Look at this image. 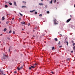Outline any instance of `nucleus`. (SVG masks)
Instances as JSON below:
<instances>
[{
    "label": "nucleus",
    "mask_w": 75,
    "mask_h": 75,
    "mask_svg": "<svg viewBox=\"0 0 75 75\" xmlns=\"http://www.w3.org/2000/svg\"><path fill=\"white\" fill-rule=\"evenodd\" d=\"M75 45V43H74L73 44V46H74V45Z\"/></svg>",
    "instance_id": "nucleus-32"
},
{
    "label": "nucleus",
    "mask_w": 75,
    "mask_h": 75,
    "mask_svg": "<svg viewBox=\"0 0 75 75\" xmlns=\"http://www.w3.org/2000/svg\"><path fill=\"white\" fill-rule=\"evenodd\" d=\"M55 41H58V39L57 38H55L54 39Z\"/></svg>",
    "instance_id": "nucleus-13"
},
{
    "label": "nucleus",
    "mask_w": 75,
    "mask_h": 75,
    "mask_svg": "<svg viewBox=\"0 0 75 75\" xmlns=\"http://www.w3.org/2000/svg\"><path fill=\"white\" fill-rule=\"evenodd\" d=\"M66 43H67V45H68V42H66Z\"/></svg>",
    "instance_id": "nucleus-24"
},
{
    "label": "nucleus",
    "mask_w": 75,
    "mask_h": 75,
    "mask_svg": "<svg viewBox=\"0 0 75 75\" xmlns=\"http://www.w3.org/2000/svg\"><path fill=\"white\" fill-rule=\"evenodd\" d=\"M19 20H21V18H19Z\"/></svg>",
    "instance_id": "nucleus-47"
},
{
    "label": "nucleus",
    "mask_w": 75,
    "mask_h": 75,
    "mask_svg": "<svg viewBox=\"0 0 75 75\" xmlns=\"http://www.w3.org/2000/svg\"><path fill=\"white\" fill-rule=\"evenodd\" d=\"M47 5L45 6V7L46 8H47Z\"/></svg>",
    "instance_id": "nucleus-43"
},
{
    "label": "nucleus",
    "mask_w": 75,
    "mask_h": 75,
    "mask_svg": "<svg viewBox=\"0 0 75 75\" xmlns=\"http://www.w3.org/2000/svg\"><path fill=\"white\" fill-rule=\"evenodd\" d=\"M70 17L71 18L72 17V16L71 15H70Z\"/></svg>",
    "instance_id": "nucleus-45"
},
{
    "label": "nucleus",
    "mask_w": 75,
    "mask_h": 75,
    "mask_svg": "<svg viewBox=\"0 0 75 75\" xmlns=\"http://www.w3.org/2000/svg\"><path fill=\"white\" fill-rule=\"evenodd\" d=\"M0 72H1L0 74H3V71L1 70V69L0 70Z\"/></svg>",
    "instance_id": "nucleus-5"
},
{
    "label": "nucleus",
    "mask_w": 75,
    "mask_h": 75,
    "mask_svg": "<svg viewBox=\"0 0 75 75\" xmlns=\"http://www.w3.org/2000/svg\"><path fill=\"white\" fill-rule=\"evenodd\" d=\"M31 68H35V67H34V66H32L31 67Z\"/></svg>",
    "instance_id": "nucleus-16"
},
{
    "label": "nucleus",
    "mask_w": 75,
    "mask_h": 75,
    "mask_svg": "<svg viewBox=\"0 0 75 75\" xmlns=\"http://www.w3.org/2000/svg\"><path fill=\"white\" fill-rule=\"evenodd\" d=\"M71 42H72V43H74V41L72 40V41H71Z\"/></svg>",
    "instance_id": "nucleus-37"
},
{
    "label": "nucleus",
    "mask_w": 75,
    "mask_h": 75,
    "mask_svg": "<svg viewBox=\"0 0 75 75\" xmlns=\"http://www.w3.org/2000/svg\"><path fill=\"white\" fill-rule=\"evenodd\" d=\"M35 14H37V12H35Z\"/></svg>",
    "instance_id": "nucleus-27"
},
{
    "label": "nucleus",
    "mask_w": 75,
    "mask_h": 75,
    "mask_svg": "<svg viewBox=\"0 0 75 75\" xmlns=\"http://www.w3.org/2000/svg\"><path fill=\"white\" fill-rule=\"evenodd\" d=\"M21 7H22V8H24L25 7H26V6H22Z\"/></svg>",
    "instance_id": "nucleus-12"
},
{
    "label": "nucleus",
    "mask_w": 75,
    "mask_h": 75,
    "mask_svg": "<svg viewBox=\"0 0 75 75\" xmlns=\"http://www.w3.org/2000/svg\"><path fill=\"white\" fill-rule=\"evenodd\" d=\"M50 4H52V1L51 0V1H50Z\"/></svg>",
    "instance_id": "nucleus-17"
},
{
    "label": "nucleus",
    "mask_w": 75,
    "mask_h": 75,
    "mask_svg": "<svg viewBox=\"0 0 75 75\" xmlns=\"http://www.w3.org/2000/svg\"><path fill=\"white\" fill-rule=\"evenodd\" d=\"M35 64H36V65H38L37 63H35Z\"/></svg>",
    "instance_id": "nucleus-40"
},
{
    "label": "nucleus",
    "mask_w": 75,
    "mask_h": 75,
    "mask_svg": "<svg viewBox=\"0 0 75 75\" xmlns=\"http://www.w3.org/2000/svg\"><path fill=\"white\" fill-rule=\"evenodd\" d=\"M34 11H35V10H33L32 11H30V13H33V12H34Z\"/></svg>",
    "instance_id": "nucleus-10"
},
{
    "label": "nucleus",
    "mask_w": 75,
    "mask_h": 75,
    "mask_svg": "<svg viewBox=\"0 0 75 75\" xmlns=\"http://www.w3.org/2000/svg\"><path fill=\"white\" fill-rule=\"evenodd\" d=\"M23 66H21V67L20 68H18V70H20V69H21L23 68Z\"/></svg>",
    "instance_id": "nucleus-3"
},
{
    "label": "nucleus",
    "mask_w": 75,
    "mask_h": 75,
    "mask_svg": "<svg viewBox=\"0 0 75 75\" xmlns=\"http://www.w3.org/2000/svg\"><path fill=\"white\" fill-rule=\"evenodd\" d=\"M14 18H12V20H14Z\"/></svg>",
    "instance_id": "nucleus-41"
},
{
    "label": "nucleus",
    "mask_w": 75,
    "mask_h": 75,
    "mask_svg": "<svg viewBox=\"0 0 75 75\" xmlns=\"http://www.w3.org/2000/svg\"><path fill=\"white\" fill-rule=\"evenodd\" d=\"M74 7H75V4H74Z\"/></svg>",
    "instance_id": "nucleus-46"
},
{
    "label": "nucleus",
    "mask_w": 75,
    "mask_h": 75,
    "mask_svg": "<svg viewBox=\"0 0 75 75\" xmlns=\"http://www.w3.org/2000/svg\"><path fill=\"white\" fill-rule=\"evenodd\" d=\"M14 4L16 6H17V4H16V2H14Z\"/></svg>",
    "instance_id": "nucleus-7"
},
{
    "label": "nucleus",
    "mask_w": 75,
    "mask_h": 75,
    "mask_svg": "<svg viewBox=\"0 0 75 75\" xmlns=\"http://www.w3.org/2000/svg\"><path fill=\"white\" fill-rule=\"evenodd\" d=\"M13 34H15V32L14 31H13Z\"/></svg>",
    "instance_id": "nucleus-29"
},
{
    "label": "nucleus",
    "mask_w": 75,
    "mask_h": 75,
    "mask_svg": "<svg viewBox=\"0 0 75 75\" xmlns=\"http://www.w3.org/2000/svg\"><path fill=\"white\" fill-rule=\"evenodd\" d=\"M52 50H55V47H52Z\"/></svg>",
    "instance_id": "nucleus-11"
},
{
    "label": "nucleus",
    "mask_w": 75,
    "mask_h": 75,
    "mask_svg": "<svg viewBox=\"0 0 75 75\" xmlns=\"http://www.w3.org/2000/svg\"><path fill=\"white\" fill-rule=\"evenodd\" d=\"M71 53H73V51H71Z\"/></svg>",
    "instance_id": "nucleus-42"
},
{
    "label": "nucleus",
    "mask_w": 75,
    "mask_h": 75,
    "mask_svg": "<svg viewBox=\"0 0 75 75\" xmlns=\"http://www.w3.org/2000/svg\"><path fill=\"white\" fill-rule=\"evenodd\" d=\"M47 0L48 1V0Z\"/></svg>",
    "instance_id": "nucleus-55"
},
{
    "label": "nucleus",
    "mask_w": 75,
    "mask_h": 75,
    "mask_svg": "<svg viewBox=\"0 0 75 75\" xmlns=\"http://www.w3.org/2000/svg\"><path fill=\"white\" fill-rule=\"evenodd\" d=\"M34 65H36V64H35Z\"/></svg>",
    "instance_id": "nucleus-50"
},
{
    "label": "nucleus",
    "mask_w": 75,
    "mask_h": 75,
    "mask_svg": "<svg viewBox=\"0 0 75 75\" xmlns=\"http://www.w3.org/2000/svg\"><path fill=\"white\" fill-rule=\"evenodd\" d=\"M8 52H10V49H9V50L8 51Z\"/></svg>",
    "instance_id": "nucleus-35"
},
{
    "label": "nucleus",
    "mask_w": 75,
    "mask_h": 75,
    "mask_svg": "<svg viewBox=\"0 0 75 75\" xmlns=\"http://www.w3.org/2000/svg\"><path fill=\"white\" fill-rule=\"evenodd\" d=\"M19 14H20V16H23V15L21 14V13H19Z\"/></svg>",
    "instance_id": "nucleus-21"
},
{
    "label": "nucleus",
    "mask_w": 75,
    "mask_h": 75,
    "mask_svg": "<svg viewBox=\"0 0 75 75\" xmlns=\"http://www.w3.org/2000/svg\"><path fill=\"white\" fill-rule=\"evenodd\" d=\"M5 19V18H4V17L3 16L2 17V20H4Z\"/></svg>",
    "instance_id": "nucleus-9"
},
{
    "label": "nucleus",
    "mask_w": 75,
    "mask_h": 75,
    "mask_svg": "<svg viewBox=\"0 0 75 75\" xmlns=\"http://www.w3.org/2000/svg\"><path fill=\"white\" fill-rule=\"evenodd\" d=\"M33 37H34V35H33Z\"/></svg>",
    "instance_id": "nucleus-54"
},
{
    "label": "nucleus",
    "mask_w": 75,
    "mask_h": 75,
    "mask_svg": "<svg viewBox=\"0 0 75 75\" xmlns=\"http://www.w3.org/2000/svg\"><path fill=\"white\" fill-rule=\"evenodd\" d=\"M14 73H15V74H16V73H17V71H14Z\"/></svg>",
    "instance_id": "nucleus-36"
},
{
    "label": "nucleus",
    "mask_w": 75,
    "mask_h": 75,
    "mask_svg": "<svg viewBox=\"0 0 75 75\" xmlns=\"http://www.w3.org/2000/svg\"><path fill=\"white\" fill-rule=\"evenodd\" d=\"M73 49L74 50H75V46L74 47H73Z\"/></svg>",
    "instance_id": "nucleus-26"
},
{
    "label": "nucleus",
    "mask_w": 75,
    "mask_h": 75,
    "mask_svg": "<svg viewBox=\"0 0 75 75\" xmlns=\"http://www.w3.org/2000/svg\"><path fill=\"white\" fill-rule=\"evenodd\" d=\"M56 0H54V3H56Z\"/></svg>",
    "instance_id": "nucleus-39"
},
{
    "label": "nucleus",
    "mask_w": 75,
    "mask_h": 75,
    "mask_svg": "<svg viewBox=\"0 0 75 75\" xmlns=\"http://www.w3.org/2000/svg\"><path fill=\"white\" fill-rule=\"evenodd\" d=\"M6 24H8V23H9V22L8 21H7L6 22Z\"/></svg>",
    "instance_id": "nucleus-30"
},
{
    "label": "nucleus",
    "mask_w": 75,
    "mask_h": 75,
    "mask_svg": "<svg viewBox=\"0 0 75 75\" xmlns=\"http://www.w3.org/2000/svg\"><path fill=\"white\" fill-rule=\"evenodd\" d=\"M7 31V29L6 28H5L4 29V31Z\"/></svg>",
    "instance_id": "nucleus-14"
},
{
    "label": "nucleus",
    "mask_w": 75,
    "mask_h": 75,
    "mask_svg": "<svg viewBox=\"0 0 75 75\" xmlns=\"http://www.w3.org/2000/svg\"><path fill=\"white\" fill-rule=\"evenodd\" d=\"M53 21H54V24L57 25L58 24V22L57 21V19H56L55 18H54V19Z\"/></svg>",
    "instance_id": "nucleus-1"
},
{
    "label": "nucleus",
    "mask_w": 75,
    "mask_h": 75,
    "mask_svg": "<svg viewBox=\"0 0 75 75\" xmlns=\"http://www.w3.org/2000/svg\"><path fill=\"white\" fill-rule=\"evenodd\" d=\"M39 16H40V17H42V14H40L39 15Z\"/></svg>",
    "instance_id": "nucleus-22"
},
{
    "label": "nucleus",
    "mask_w": 75,
    "mask_h": 75,
    "mask_svg": "<svg viewBox=\"0 0 75 75\" xmlns=\"http://www.w3.org/2000/svg\"><path fill=\"white\" fill-rule=\"evenodd\" d=\"M5 6L6 8H7V7H8V6H7V5H5Z\"/></svg>",
    "instance_id": "nucleus-15"
},
{
    "label": "nucleus",
    "mask_w": 75,
    "mask_h": 75,
    "mask_svg": "<svg viewBox=\"0 0 75 75\" xmlns=\"http://www.w3.org/2000/svg\"><path fill=\"white\" fill-rule=\"evenodd\" d=\"M39 4L40 5V6H43V4L42 3H39Z\"/></svg>",
    "instance_id": "nucleus-8"
},
{
    "label": "nucleus",
    "mask_w": 75,
    "mask_h": 75,
    "mask_svg": "<svg viewBox=\"0 0 75 75\" xmlns=\"http://www.w3.org/2000/svg\"><path fill=\"white\" fill-rule=\"evenodd\" d=\"M59 44H60V41L58 43V46H59Z\"/></svg>",
    "instance_id": "nucleus-20"
},
{
    "label": "nucleus",
    "mask_w": 75,
    "mask_h": 75,
    "mask_svg": "<svg viewBox=\"0 0 75 75\" xmlns=\"http://www.w3.org/2000/svg\"><path fill=\"white\" fill-rule=\"evenodd\" d=\"M29 69H31V67H30L29 68Z\"/></svg>",
    "instance_id": "nucleus-34"
},
{
    "label": "nucleus",
    "mask_w": 75,
    "mask_h": 75,
    "mask_svg": "<svg viewBox=\"0 0 75 75\" xmlns=\"http://www.w3.org/2000/svg\"><path fill=\"white\" fill-rule=\"evenodd\" d=\"M33 32L35 31V30H33Z\"/></svg>",
    "instance_id": "nucleus-44"
},
{
    "label": "nucleus",
    "mask_w": 75,
    "mask_h": 75,
    "mask_svg": "<svg viewBox=\"0 0 75 75\" xmlns=\"http://www.w3.org/2000/svg\"><path fill=\"white\" fill-rule=\"evenodd\" d=\"M2 61H3V59H2Z\"/></svg>",
    "instance_id": "nucleus-51"
},
{
    "label": "nucleus",
    "mask_w": 75,
    "mask_h": 75,
    "mask_svg": "<svg viewBox=\"0 0 75 75\" xmlns=\"http://www.w3.org/2000/svg\"><path fill=\"white\" fill-rule=\"evenodd\" d=\"M60 35H61V36H62V35L60 34Z\"/></svg>",
    "instance_id": "nucleus-48"
},
{
    "label": "nucleus",
    "mask_w": 75,
    "mask_h": 75,
    "mask_svg": "<svg viewBox=\"0 0 75 75\" xmlns=\"http://www.w3.org/2000/svg\"><path fill=\"white\" fill-rule=\"evenodd\" d=\"M23 3H24L25 4V3H26V2H25L24 1H23Z\"/></svg>",
    "instance_id": "nucleus-28"
},
{
    "label": "nucleus",
    "mask_w": 75,
    "mask_h": 75,
    "mask_svg": "<svg viewBox=\"0 0 75 75\" xmlns=\"http://www.w3.org/2000/svg\"><path fill=\"white\" fill-rule=\"evenodd\" d=\"M70 20H71V18H70L69 19H68L67 21V23H69V22L70 21Z\"/></svg>",
    "instance_id": "nucleus-4"
},
{
    "label": "nucleus",
    "mask_w": 75,
    "mask_h": 75,
    "mask_svg": "<svg viewBox=\"0 0 75 75\" xmlns=\"http://www.w3.org/2000/svg\"><path fill=\"white\" fill-rule=\"evenodd\" d=\"M51 73L52 74H55V72H54L53 71H51Z\"/></svg>",
    "instance_id": "nucleus-19"
},
{
    "label": "nucleus",
    "mask_w": 75,
    "mask_h": 75,
    "mask_svg": "<svg viewBox=\"0 0 75 75\" xmlns=\"http://www.w3.org/2000/svg\"><path fill=\"white\" fill-rule=\"evenodd\" d=\"M0 23H1V22L0 21Z\"/></svg>",
    "instance_id": "nucleus-53"
},
{
    "label": "nucleus",
    "mask_w": 75,
    "mask_h": 75,
    "mask_svg": "<svg viewBox=\"0 0 75 75\" xmlns=\"http://www.w3.org/2000/svg\"><path fill=\"white\" fill-rule=\"evenodd\" d=\"M41 1H43V0H41Z\"/></svg>",
    "instance_id": "nucleus-52"
},
{
    "label": "nucleus",
    "mask_w": 75,
    "mask_h": 75,
    "mask_svg": "<svg viewBox=\"0 0 75 75\" xmlns=\"http://www.w3.org/2000/svg\"><path fill=\"white\" fill-rule=\"evenodd\" d=\"M11 32H12L10 30L9 31V33H10H10H11Z\"/></svg>",
    "instance_id": "nucleus-33"
},
{
    "label": "nucleus",
    "mask_w": 75,
    "mask_h": 75,
    "mask_svg": "<svg viewBox=\"0 0 75 75\" xmlns=\"http://www.w3.org/2000/svg\"><path fill=\"white\" fill-rule=\"evenodd\" d=\"M47 14H49V13H50V12L49 11H47Z\"/></svg>",
    "instance_id": "nucleus-25"
},
{
    "label": "nucleus",
    "mask_w": 75,
    "mask_h": 75,
    "mask_svg": "<svg viewBox=\"0 0 75 75\" xmlns=\"http://www.w3.org/2000/svg\"><path fill=\"white\" fill-rule=\"evenodd\" d=\"M8 3H9V4H10V5H12V3H9V2H8Z\"/></svg>",
    "instance_id": "nucleus-18"
},
{
    "label": "nucleus",
    "mask_w": 75,
    "mask_h": 75,
    "mask_svg": "<svg viewBox=\"0 0 75 75\" xmlns=\"http://www.w3.org/2000/svg\"><path fill=\"white\" fill-rule=\"evenodd\" d=\"M30 25V23H28V26H29V25Z\"/></svg>",
    "instance_id": "nucleus-23"
},
{
    "label": "nucleus",
    "mask_w": 75,
    "mask_h": 75,
    "mask_svg": "<svg viewBox=\"0 0 75 75\" xmlns=\"http://www.w3.org/2000/svg\"><path fill=\"white\" fill-rule=\"evenodd\" d=\"M3 58V59H6V58H7V56L6 54H4Z\"/></svg>",
    "instance_id": "nucleus-2"
},
{
    "label": "nucleus",
    "mask_w": 75,
    "mask_h": 75,
    "mask_svg": "<svg viewBox=\"0 0 75 75\" xmlns=\"http://www.w3.org/2000/svg\"><path fill=\"white\" fill-rule=\"evenodd\" d=\"M21 23L22 24H25V23L24 21L22 22Z\"/></svg>",
    "instance_id": "nucleus-6"
},
{
    "label": "nucleus",
    "mask_w": 75,
    "mask_h": 75,
    "mask_svg": "<svg viewBox=\"0 0 75 75\" xmlns=\"http://www.w3.org/2000/svg\"><path fill=\"white\" fill-rule=\"evenodd\" d=\"M7 39H8V40H10V38H7Z\"/></svg>",
    "instance_id": "nucleus-31"
},
{
    "label": "nucleus",
    "mask_w": 75,
    "mask_h": 75,
    "mask_svg": "<svg viewBox=\"0 0 75 75\" xmlns=\"http://www.w3.org/2000/svg\"><path fill=\"white\" fill-rule=\"evenodd\" d=\"M62 46H59V48H62Z\"/></svg>",
    "instance_id": "nucleus-38"
},
{
    "label": "nucleus",
    "mask_w": 75,
    "mask_h": 75,
    "mask_svg": "<svg viewBox=\"0 0 75 75\" xmlns=\"http://www.w3.org/2000/svg\"><path fill=\"white\" fill-rule=\"evenodd\" d=\"M22 30H24V29H22Z\"/></svg>",
    "instance_id": "nucleus-49"
}]
</instances>
